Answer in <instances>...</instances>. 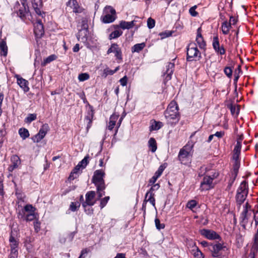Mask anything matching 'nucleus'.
<instances>
[{
    "mask_svg": "<svg viewBox=\"0 0 258 258\" xmlns=\"http://www.w3.org/2000/svg\"><path fill=\"white\" fill-rule=\"evenodd\" d=\"M164 115L168 123L171 124L179 121L178 106L176 101L173 100L169 103L164 112Z\"/></svg>",
    "mask_w": 258,
    "mask_h": 258,
    "instance_id": "obj_1",
    "label": "nucleus"
},
{
    "mask_svg": "<svg viewBox=\"0 0 258 258\" xmlns=\"http://www.w3.org/2000/svg\"><path fill=\"white\" fill-rule=\"evenodd\" d=\"M116 17L115 10L110 6H107L103 10L101 20L103 23H111L115 20Z\"/></svg>",
    "mask_w": 258,
    "mask_h": 258,
    "instance_id": "obj_2",
    "label": "nucleus"
},
{
    "mask_svg": "<svg viewBox=\"0 0 258 258\" xmlns=\"http://www.w3.org/2000/svg\"><path fill=\"white\" fill-rule=\"evenodd\" d=\"M192 145L186 144L180 150L178 158L181 164H187L189 162L190 157L192 156Z\"/></svg>",
    "mask_w": 258,
    "mask_h": 258,
    "instance_id": "obj_3",
    "label": "nucleus"
},
{
    "mask_svg": "<svg viewBox=\"0 0 258 258\" xmlns=\"http://www.w3.org/2000/svg\"><path fill=\"white\" fill-rule=\"evenodd\" d=\"M186 60L188 61L199 60L201 58V53L195 43H190L186 48Z\"/></svg>",
    "mask_w": 258,
    "mask_h": 258,
    "instance_id": "obj_4",
    "label": "nucleus"
},
{
    "mask_svg": "<svg viewBox=\"0 0 258 258\" xmlns=\"http://www.w3.org/2000/svg\"><path fill=\"white\" fill-rule=\"evenodd\" d=\"M248 194V185L245 181H243L237 190L236 202L239 205L244 202Z\"/></svg>",
    "mask_w": 258,
    "mask_h": 258,
    "instance_id": "obj_5",
    "label": "nucleus"
},
{
    "mask_svg": "<svg viewBox=\"0 0 258 258\" xmlns=\"http://www.w3.org/2000/svg\"><path fill=\"white\" fill-rule=\"evenodd\" d=\"M105 172L102 170H97L94 173L92 177V182L96 187L99 188H105V185L103 177Z\"/></svg>",
    "mask_w": 258,
    "mask_h": 258,
    "instance_id": "obj_6",
    "label": "nucleus"
},
{
    "mask_svg": "<svg viewBox=\"0 0 258 258\" xmlns=\"http://www.w3.org/2000/svg\"><path fill=\"white\" fill-rule=\"evenodd\" d=\"M252 213H254V211L251 209L250 205L246 202L243 206V210L240 216V222L242 226H245L248 223Z\"/></svg>",
    "mask_w": 258,
    "mask_h": 258,
    "instance_id": "obj_7",
    "label": "nucleus"
},
{
    "mask_svg": "<svg viewBox=\"0 0 258 258\" xmlns=\"http://www.w3.org/2000/svg\"><path fill=\"white\" fill-rule=\"evenodd\" d=\"M10 246L11 247V252L9 258H17L18 255V245L19 241L15 238L11 234L9 238Z\"/></svg>",
    "mask_w": 258,
    "mask_h": 258,
    "instance_id": "obj_8",
    "label": "nucleus"
},
{
    "mask_svg": "<svg viewBox=\"0 0 258 258\" xmlns=\"http://www.w3.org/2000/svg\"><path fill=\"white\" fill-rule=\"evenodd\" d=\"M214 177L210 176L204 177L203 181L201 183L200 189L201 190H208L214 187L213 179Z\"/></svg>",
    "mask_w": 258,
    "mask_h": 258,
    "instance_id": "obj_9",
    "label": "nucleus"
},
{
    "mask_svg": "<svg viewBox=\"0 0 258 258\" xmlns=\"http://www.w3.org/2000/svg\"><path fill=\"white\" fill-rule=\"evenodd\" d=\"M95 195L96 192L94 191H88L85 195L86 200L82 203L83 207L86 208L88 206H93L96 202L95 199Z\"/></svg>",
    "mask_w": 258,
    "mask_h": 258,
    "instance_id": "obj_10",
    "label": "nucleus"
},
{
    "mask_svg": "<svg viewBox=\"0 0 258 258\" xmlns=\"http://www.w3.org/2000/svg\"><path fill=\"white\" fill-rule=\"evenodd\" d=\"M48 125L47 124H44L39 130V132L32 138V140L35 143H38L42 140L46 135L48 131Z\"/></svg>",
    "mask_w": 258,
    "mask_h": 258,
    "instance_id": "obj_11",
    "label": "nucleus"
},
{
    "mask_svg": "<svg viewBox=\"0 0 258 258\" xmlns=\"http://www.w3.org/2000/svg\"><path fill=\"white\" fill-rule=\"evenodd\" d=\"M35 210L36 209L32 205L27 204L18 212L17 217L18 219L24 221L26 217L27 213L35 211Z\"/></svg>",
    "mask_w": 258,
    "mask_h": 258,
    "instance_id": "obj_12",
    "label": "nucleus"
},
{
    "mask_svg": "<svg viewBox=\"0 0 258 258\" xmlns=\"http://www.w3.org/2000/svg\"><path fill=\"white\" fill-rule=\"evenodd\" d=\"M226 248L224 244L217 243L215 244H210L209 249L212 252V255L213 257H218L220 255V252L223 248Z\"/></svg>",
    "mask_w": 258,
    "mask_h": 258,
    "instance_id": "obj_13",
    "label": "nucleus"
},
{
    "mask_svg": "<svg viewBox=\"0 0 258 258\" xmlns=\"http://www.w3.org/2000/svg\"><path fill=\"white\" fill-rule=\"evenodd\" d=\"M213 47L215 52L220 55L225 54L226 51L223 45L220 46V43L218 37L217 36L214 37L212 42Z\"/></svg>",
    "mask_w": 258,
    "mask_h": 258,
    "instance_id": "obj_14",
    "label": "nucleus"
},
{
    "mask_svg": "<svg viewBox=\"0 0 258 258\" xmlns=\"http://www.w3.org/2000/svg\"><path fill=\"white\" fill-rule=\"evenodd\" d=\"M202 235L209 239H218L220 236L215 231L208 229H202L200 231Z\"/></svg>",
    "mask_w": 258,
    "mask_h": 258,
    "instance_id": "obj_15",
    "label": "nucleus"
},
{
    "mask_svg": "<svg viewBox=\"0 0 258 258\" xmlns=\"http://www.w3.org/2000/svg\"><path fill=\"white\" fill-rule=\"evenodd\" d=\"M11 164L8 167V171L12 172L14 169L18 168L21 164V160L19 157L16 155H13L11 157Z\"/></svg>",
    "mask_w": 258,
    "mask_h": 258,
    "instance_id": "obj_16",
    "label": "nucleus"
},
{
    "mask_svg": "<svg viewBox=\"0 0 258 258\" xmlns=\"http://www.w3.org/2000/svg\"><path fill=\"white\" fill-rule=\"evenodd\" d=\"M114 53L115 56L118 59H122V53L120 48L118 47V45L116 43H113L111 45L110 47L108 49L107 51V54L110 53Z\"/></svg>",
    "mask_w": 258,
    "mask_h": 258,
    "instance_id": "obj_17",
    "label": "nucleus"
},
{
    "mask_svg": "<svg viewBox=\"0 0 258 258\" xmlns=\"http://www.w3.org/2000/svg\"><path fill=\"white\" fill-rule=\"evenodd\" d=\"M15 77L17 79V84L19 86L24 90V92H28L29 90L28 81L22 78L18 75H16Z\"/></svg>",
    "mask_w": 258,
    "mask_h": 258,
    "instance_id": "obj_18",
    "label": "nucleus"
},
{
    "mask_svg": "<svg viewBox=\"0 0 258 258\" xmlns=\"http://www.w3.org/2000/svg\"><path fill=\"white\" fill-rule=\"evenodd\" d=\"M34 33L38 37H41L44 34L43 25L40 20L37 21L34 25Z\"/></svg>",
    "mask_w": 258,
    "mask_h": 258,
    "instance_id": "obj_19",
    "label": "nucleus"
},
{
    "mask_svg": "<svg viewBox=\"0 0 258 258\" xmlns=\"http://www.w3.org/2000/svg\"><path fill=\"white\" fill-rule=\"evenodd\" d=\"M67 5L68 6L70 7L73 9V12L75 13H81L84 10V9L79 5L76 0H69Z\"/></svg>",
    "mask_w": 258,
    "mask_h": 258,
    "instance_id": "obj_20",
    "label": "nucleus"
},
{
    "mask_svg": "<svg viewBox=\"0 0 258 258\" xmlns=\"http://www.w3.org/2000/svg\"><path fill=\"white\" fill-rule=\"evenodd\" d=\"M81 28L79 29V32L77 35V39L79 40L82 32L84 33V37H86L88 32V24L87 21L86 19L82 20L81 23Z\"/></svg>",
    "mask_w": 258,
    "mask_h": 258,
    "instance_id": "obj_21",
    "label": "nucleus"
},
{
    "mask_svg": "<svg viewBox=\"0 0 258 258\" xmlns=\"http://www.w3.org/2000/svg\"><path fill=\"white\" fill-rule=\"evenodd\" d=\"M174 69V63L173 62H169L166 66V70L164 74L165 79L168 81L171 79L172 75L173 73Z\"/></svg>",
    "mask_w": 258,
    "mask_h": 258,
    "instance_id": "obj_22",
    "label": "nucleus"
},
{
    "mask_svg": "<svg viewBox=\"0 0 258 258\" xmlns=\"http://www.w3.org/2000/svg\"><path fill=\"white\" fill-rule=\"evenodd\" d=\"M196 42L201 49H205L206 44L201 34V28H199L197 30V35Z\"/></svg>",
    "mask_w": 258,
    "mask_h": 258,
    "instance_id": "obj_23",
    "label": "nucleus"
},
{
    "mask_svg": "<svg viewBox=\"0 0 258 258\" xmlns=\"http://www.w3.org/2000/svg\"><path fill=\"white\" fill-rule=\"evenodd\" d=\"M135 21L131 22H126L125 21H121L119 25H114L115 28H117L119 26L122 29H130L133 28L135 25Z\"/></svg>",
    "mask_w": 258,
    "mask_h": 258,
    "instance_id": "obj_24",
    "label": "nucleus"
},
{
    "mask_svg": "<svg viewBox=\"0 0 258 258\" xmlns=\"http://www.w3.org/2000/svg\"><path fill=\"white\" fill-rule=\"evenodd\" d=\"M119 115L117 113H113L111 115L109 118V121L108 125V128L109 130L111 131L114 127L116 121L118 119Z\"/></svg>",
    "mask_w": 258,
    "mask_h": 258,
    "instance_id": "obj_25",
    "label": "nucleus"
},
{
    "mask_svg": "<svg viewBox=\"0 0 258 258\" xmlns=\"http://www.w3.org/2000/svg\"><path fill=\"white\" fill-rule=\"evenodd\" d=\"M155 194L154 193L147 192L144 199V204H147L148 202H150L151 205L155 207V199L154 198Z\"/></svg>",
    "mask_w": 258,
    "mask_h": 258,
    "instance_id": "obj_26",
    "label": "nucleus"
},
{
    "mask_svg": "<svg viewBox=\"0 0 258 258\" xmlns=\"http://www.w3.org/2000/svg\"><path fill=\"white\" fill-rule=\"evenodd\" d=\"M94 110L93 109H91L87 113V115L85 117V119L87 121V131L91 127L92 125V119L94 117Z\"/></svg>",
    "mask_w": 258,
    "mask_h": 258,
    "instance_id": "obj_27",
    "label": "nucleus"
},
{
    "mask_svg": "<svg viewBox=\"0 0 258 258\" xmlns=\"http://www.w3.org/2000/svg\"><path fill=\"white\" fill-rule=\"evenodd\" d=\"M231 28V25L230 23H228V21H225L222 23L221 29L223 34H228Z\"/></svg>",
    "mask_w": 258,
    "mask_h": 258,
    "instance_id": "obj_28",
    "label": "nucleus"
},
{
    "mask_svg": "<svg viewBox=\"0 0 258 258\" xmlns=\"http://www.w3.org/2000/svg\"><path fill=\"white\" fill-rule=\"evenodd\" d=\"M151 125L150 127V131H157L161 128L163 124L161 121H157L156 120H151Z\"/></svg>",
    "mask_w": 258,
    "mask_h": 258,
    "instance_id": "obj_29",
    "label": "nucleus"
},
{
    "mask_svg": "<svg viewBox=\"0 0 258 258\" xmlns=\"http://www.w3.org/2000/svg\"><path fill=\"white\" fill-rule=\"evenodd\" d=\"M145 46L146 44L144 42L136 44L132 47V53L140 52Z\"/></svg>",
    "mask_w": 258,
    "mask_h": 258,
    "instance_id": "obj_30",
    "label": "nucleus"
},
{
    "mask_svg": "<svg viewBox=\"0 0 258 258\" xmlns=\"http://www.w3.org/2000/svg\"><path fill=\"white\" fill-rule=\"evenodd\" d=\"M0 50L1 55L6 56L8 53V47L5 41L2 40L0 42Z\"/></svg>",
    "mask_w": 258,
    "mask_h": 258,
    "instance_id": "obj_31",
    "label": "nucleus"
},
{
    "mask_svg": "<svg viewBox=\"0 0 258 258\" xmlns=\"http://www.w3.org/2000/svg\"><path fill=\"white\" fill-rule=\"evenodd\" d=\"M35 211L29 212L26 214V217L24 221L27 222L32 221L33 220H37V216L35 213Z\"/></svg>",
    "mask_w": 258,
    "mask_h": 258,
    "instance_id": "obj_32",
    "label": "nucleus"
},
{
    "mask_svg": "<svg viewBox=\"0 0 258 258\" xmlns=\"http://www.w3.org/2000/svg\"><path fill=\"white\" fill-rule=\"evenodd\" d=\"M240 164L237 159H236L233 167V171L231 173V175L236 177L238 172Z\"/></svg>",
    "mask_w": 258,
    "mask_h": 258,
    "instance_id": "obj_33",
    "label": "nucleus"
},
{
    "mask_svg": "<svg viewBox=\"0 0 258 258\" xmlns=\"http://www.w3.org/2000/svg\"><path fill=\"white\" fill-rule=\"evenodd\" d=\"M149 147L151 148V150L152 152H155L157 150V144L155 139L151 138L148 141Z\"/></svg>",
    "mask_w": 258,
    "mask_h": 258,
    "instance_id": "obj_34",
    "label": "nucleus"
},
{
    "mask_svg": "<svg viewBox=\"0 0 258 258\" xmlns=\"http://www.w3.org/2000/svg\"><path fill=\"white\" fill-rule=\"evenodd\" d=\"M19 134L23 140H25L29 137V133L27 129L21 128L19 130Z\"/></svg>",
    "mask_w": 258,
    "mask_h": 258,
    "instance_id": "obj_35",
    "label": "nucleus"
},
{
    "mask_svg": "<svg viewBox=\"0 0 258 258\" xmlns=\"http://www.w3.org/2000/svg\"><path fill=\"white\" fill-rule=\"evenodd\" d=\"M192 253L196 258H204V255L198 247L192 249Z\"/></svg>",
    "mask_w": 258,
    "mask_h": 258,
    "instance_id": "obj_36",
    "label": "nucleus"
},
{
    "mask_svg": "<svg viewBox=\"0 0 258 258\" xmlns=\"http://www.w3.org/2000/svg\"><path fill=\"white\" fill-rule=\"evenodd\" d=\"M119 67H116L115 70H110L109 69V68H106L104 70H103V76L106 77H107L108 75H112L113 74H114L115 73H116L117 71L119 70Z\"/></svg>",
    "mask_w": 258,
    "mask_h": 258,
    "instance_id": "obj_37",
    "label": "nucleus"
},
{
    "mask_svg": "<svg viewBox=\"0 0 258 258\" xmlns=\"http://www.w3.org/2000/svg\"><path fill=\"white\" fill-rule=\"evenodd\" d=\"M122 34V31L119 30H116L111 33L109 36V39L110 40L115 39Z\"/></svg>",
    "mask_w": 258,
    "mask_h": 258,
    "instance_id": "obj_38",
    "label": "nucleus"
},
{
    "mask_svg": "<svg viewBox=\"0 0 258 258\" xmlns=\"http://www.w3.org/2000/svg\"><path fill=\"white\" fill-rule=\"evenodd\" d=\"M241 148V143L239 141H237L236 143V145L234 149V156H235L236 158H238V156L240 153Z\"/></svg>",
    "mask_w": 258,
    "mask_h": 258,
    "instance_id": "obj_39",
    "label": "nucleus"
},
{
    "mask_svg": "<svg viewBox=\"0 0 258 258\" xmlns=\"http://www.w3.org/2000/svg\"><path fill=\"white\" fill-rule=\"evenodd\" d=\"M57 58V56L54 54H52L48 56L47 58L44 59L43 62L42 63V65L44 66L47 63H50V62L55 60Z\"/></svg>",
    "mask_w": 258,
    "mask_h": 258,
    "instance_id": "obj_40",
    "label": "nucleus"
},
{
    "mask_svg": "<svg viewBox=\"0 0 258 258\" xmlns=\"http://www.w3.org/2000/svg\"><path fill=\"white\" fill-rule=\"evenodd\" d=\"M80 205L79 202H71L70 206V210L73 212L76 211L80 207Z\"/></svg>",
    "mask_w": 258,
    "mask_h": 258,
    "instance_id": "obj_41",
    "label": "nucleus"
},
{
    "mask_svg": "<svg viewBox=\"0 0 258 258\" xmlns=\"http://www.w3.org/2000/svg\"><path fill=\"white\" fill-rule=\"evenodd\" d=\"M37 118V115L35 113L29 114L28 116L25 118V122L28 123H31L32 121L35 120Z\"/></svg>",
    "mask_w": 258,
    "mask_h": 258,
    "instance_id": "obj_42",
    "label": "nucleus"
},
{
    "mask_svg": "<svg viewBox=\"0 0 258 258\" xmlns=\"http://www.w3.org/2000/svg\"><path fill=\"white\" fill-rule=\"evenodd\" d=\"M90 76L87 73L80 74L78 76V80L80 82L86 81L88 80Z\"/></svg>",
    "mask_w": 258,
    "mask_h": 258,
    "instance_id": "obj_43",
    "label": "nucleus"
},
{
    "mask_svg": "<svg viewBox=\"0 0 258 258\" xmlns=\"http://www.w3.org/2000/svg\"><path fill=\"white\" fill-rule=\"evenodd\" d=\"M88 159L89 156L88 155H87L81 161L79 162L78 164L80 165L82 167V169L85 168L87 165L88 164L89 162Z\"/></svg>",
    "mask_w": 258,
    "mask_h": 258,
    "instance_id": "obj_44",
    "label": "nucleus"
},
{
    "mask_svg": "<svg viewBox=\"0 0 258 258\" xmlns=\"http://www.w3.org/2000/svg\"><path fill=\"white\" fill-rule=\"evenodd\" d=\"M232 69L229 67H226L224 70L225 74L229 78L232 77Z\"/></svg>",
    "mask_w": 258,
    "mask_h": 258,
    "instance_id": "obj_45",
    "label": "nucleus"
},
{
    "mask_svg": "<svg viewBox=\"0 0 258 258\" xmlns=\"http://www.w3.org/2000/svg\"><path fill=\"white\" fill-rule=\"evenodd\" d=\"M197 202L195 200H190L188 201L187 203L186 207L190 209V210H192L197 205Z\"/></svg>",
    "mask_w": 258,
    "mask_h": 258,
    "instance_id": "obj_46",
    "label": "nucleus"
},
{
    "mask_svg": "<svg viewBox=\"0 0 258 258\" xmlns=\"http://www.w3.org/2000/svg\"><path fill=\"white\" fill-rule=\"evenodd\" d=\"M165 168V167L163 165H160L157 171L155 173L154 175L159 178L162 174Z\"/></svg>",
    "mask_w": 258,
    "mask_h": 258,
    "instance_id": "obj_47",
    "label": "nucleus"
},
{
    "mask_svg": "<svg viewBox=\"0 0 258 258\" xmlns=\"http://www.w3.org/2000/svg\"><path fill=\"white\" fill-rule=\"evenodd\" d=\"M109 199H110L109 197L107 196V197H105V198L101 199L100 204V207L101 209L103 208L106 206V205L108 203Z\"/></svg>",
    "mask_w": 258,
    "mask_h": 258,
    "instance_id": "obj_48",
    "label": "nucleus"
},
{
    "mask_svg": "<svg viewBox=\"0 0 258 258\" xmlns=\"http://www.w3.org/2000/svg\"><path fill=\"white\" fill-rule=\"evenodd\" d=\"M155 223L156 228L158 230L164 229L165 227V225L163 223H160V220L158 218L155 219Z\"/></svg>",
    "mask_w": 258,
    "mask_h": 258,
    "instance_id": "obj_49",
    "label": "nucleus"
},
{
    "mask_svg": "<svg viewBox=\"0 0 258 258\" xmlns=\"http://www.w3.org/2000/svg\"><path fill=\"white\" fill-rule=\"evenodd\" d=\"M91 250L89 248L83 249L81 252V254L79 258H85L86 257V255Z\"/></svg>",
    "mask_w": 258,
    "mask_h": 258,
    "instance_id": "obj_50",
    "label": "nucleus"
},
{
    "mask_svg": "<svg viewBox=\"0 0 258 258\" xmlns=\"http://www.w3.org/2000/svg\"><path fill=\"white\" fill-rule=\"evenodd\" d=\"M155 24V21L154 19L151 18H149L147 20V26L149 29H152L154 27Z\"/></svg>",
    "mask_w": 258,
    "mask_h": 258,
    "instance_id": "obj_51",
    "label": "nucleus"
},
{
    "mask_svg": "<svg viewBox=\"0 0 258 258\" xmlns=\"http://www.w3.org/2000/svg\"><path fill=\"white\" fill-rule=\"evenodd\" d=\"M97 188V194L98 195V200L100 199L103 196L105 195V192L104 190L105 188H99L98 187H96Z\"/></svg>",
    "mask_w": 258,
    "mask_h": 258,
    "instance_id": "obj_52",
    "label": "nucleus"
},
{
    "mask_svg": "<svg viewBox=\"0 0 258 258\" xmlns=\"http://www.w3.org/2000/svg\"><path fill=\"white\" fill-rule=\"evenodd\" d=\"M34 227L35 231L38 232L40 229V222L37 219L34 222Z\"/></svg>",
    "mask_w": 258,
    "mask_h": 258,
    "instance_id": "obj_53",
    "label": "nucleus"
},
{
    "mask_svg": "<svg viewBox=\"0 0 258 258\" xmlns=\"http://www.w3.org/2000/svg\"><path fill=\"white\" fill-rule=\"evenodd\" d=\"M79 176V173L72 171L68 179L70 180H73Z\"/></svg>",
    "mask_w": 258,
    "mask_h": 258,
    "instance_id": "obj_54",
    "label": "nucleus"
},
{
    "mask_svg": "<svg viewBox=\"0 0 258 258\" xmlns=\"http://www.w3.org/2000/svg\"><path fill=\"white\" fill-rule=\"evenodd\" d=\"M79 176V173L72 171L68 179L70 180H73Z\"/></svg>",
    "mask_w": 258,
    "mask_h": 258,
    "instance_id": "obj_55",
    "label": "nucleus"
},
{
    "mask_svg": "<svg viewBox=\"0 0 258 258\" xmlns=\"http://www.w3.org/2000/svg\"><path fill=\"white\" fill-rule=\"evenodd\" d=\"M230 178L228 181V185L227 187L228 189H230L232 184L233 183L236 177L234 176H232V175H230Z\"/></svg>",
    "mask_w": 258,
    "mask_h": 258,
    "instance_id": "obj_56",
    "label": "nucleus"
},
{
    "mask_svg": "<svg viewBox=\"0 0 258 258\" xmlns=\"http://www.w3.org/2000/svg\"><path fill=\"white\" fill-rule=\"evenodd\" d=\"M160 187V185L158 183L154 184L152 185V187L150 188V189L148 191V192L154 193L153 191L154 190H156L159 189Z\"/></svg>",
    "mask_w": 258,
    "mask_h": 258,
    "instance_id": "obj_57",
    "label": "nucleus"
},
{
    "mask_svg": "<svg viewBox=\"0 0 258 258\" xmlns=\"http://www.w3.org/2000/svg\"><path fill=\"white\" fill-rule=\"evenodd\" d=\"M33 7L37 14H38L39 16L42 15V13H41L40 9L38 8L37 4H36L35 3H33Z\"/></svg>",
    "mask_w": 258,
    "mask_h": 258,
    "instance_id": "obj_58",
    "label": "nucleus"
},
{
    "mask_svg": "<svg viewBox=\"0 0 258 258\" xmlns=\"http://www.w3.org/2000/svg\"><path fill=\"white\" fill-rule=\"evenodd\" d=\"M119 82L122 86H125L127 84V77L126 76H124L123 78L120 79Z\"/></svg>",
    "mask_w": 258,
    "mask_h": 258,
    "instance_id": "obj_59",
    "label": "nucleus"
},
{
    "mask_svg": "<svg viewBox=\"0 0 258 258\" xmlns=\"http://www.w3.org/2000/svg\"><path fill=\"white\" fill-rule=\"evenodd\" d=\"M225 133L223 131L217 132L215 134H214V136L218 138H221L224 136Z\"/></svg>",
    "mask_w": 258,
    "mask_h": 258,
    "instance_id": "obj_60",
    "label": "nucleus"
},
{
    "mask_svg": "<svg viewBox=\"0 0 258 258\" xmlns=\"http://www.w3.org/2000/svg\"><path fill=\"white\" fill-rule=\"evenodd\" d=\"M158 178L156 176H155V175H154L150 180H149V185H152L153 184H155V183L156 182L157 179H158Z\"/></svg>",
    "mask_w": 258,
    "mask_h": 258,
    "instance_id": "obj_61",
    "label": "nucleus"
},
{
    "mask_svg": "<svg viewBox=\"0 0 258 258\" xmlns=\"http://www.w3.org/2000/svg\"><path fill=\"white\" fill-rule=\"evenodd\" d=\"M84 209L87 215H92L93 213V209L92 208L89 207L87 209V207H86Z\"/></svg>",
    "mask_w": 258,
    "mask_h": 258,
    "instance_id": "obj_62",
    "label": "nucleus"
},
{
    "mask_svg": "<svg viewBox=\"0 0 258 258\" xmlns=\"http://www.w3.org/2000/svg\"><path fill=\"white\" fill-rule=\"evenodd\" d=\"M160 35L162 38H165L171 35L170 32H162L160 33Z\"/></svg>",
    "mask_w": 258,
    "mask_h": 258,
    "instance_id": "obj_63",
    "label": "nucleus"
},
{
    "mask_svg": "<svg viewBox=\"0 0 258 258\" xmlns=\"http://www.w3.org/2000/svg\"><path fill=\"white\" fill-rule=\"evenodd\" d=\"M253 219L255 222V225L256 226L258 224V212L253 213Z\"/></svg>",
    "mask_w": 258,
    "mask_h": 258,
    "instance_id": "obj_64",
    "label": "nucleus"
}]
</instances>
